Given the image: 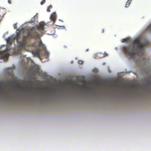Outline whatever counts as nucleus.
I'll return each mask as SVG.
<instances>
[{
	"label": "nucleus",
	"instance_id": "1",
	"mask_svg": "<svg viewBox=\"0 0 151 151\" xmlns=\"http://www.w3.org/2000/svg\"><path fill=\"white\" fill-rule=\"evenodd\" d=\"M142 37H139L134 41L130 46H124L123 50L125 54L131 58H134L135 55L142 56L144 55V47L148 44L146 40L142 42Z\"/></svg>",
	"mask_w": 151,
	"mask_h": 151
},
{
	"label": "nucleus",
	"instance_id": "2",
	"mask_svg": "<svg viewBox=\"0 0 151 151\" xmlns=\"http://www.w3.org/2000/svg\"><path fill=\"white\" fill-rule=\"evenodd\" d=\"M45 24L43 22H41L36 27L29 28L27 30L26 34L23 36L22 40L18 42L19 46L22 47H24L28 40L31 39L37 40L39 38L41 35L37 32V30L39 31H43Z\"/></svg>",
	"mask_w": 151,
	"mask_h": 151
},
{
	"label": "nucleus",
	"instance_id": "3",
	"mask_svg": "<svg viewBox=\"0 0 151 151\" xmlns=\"http://www.w3.org/2000/svg\"><path fill=\"white\" fill-rule=\"evenodd\" d=\"M43 46L41 41L37 42L35 43L34 46L36 49L33 52V54L36 56H39L40 55V50L39 48H41Z\"/></svg>",
	"mask_w": 151,
	"mask_h": 151
},
{
	"label": "nucleus",
	"instance_id": "4",
	"mask_svg": "<svg viewBox=\"0 0 151 151\" xmlns=\"http://www.w3.org/2000/svg\"><path fill=\"white\" fill-rule=\"evenodd\" d=\"M9 49L6 48L5 50L2 52H0V57L1 59L5 58L7 60L8 59V57L9 55Z\"/></svg>",
	"mask_w": 151,
	"mask_h": 151
},
{
	"label": "nucleus",
	"instance_id": "5",
	"mask_svg": "<svg viewBox=\"0 0 151 151\" xmlns=\"http://www.w3.org/2000/svg\"><path fill=\"white\" fill-rule=\"evenodd\" d=\"M24 28L23 27L21 29H17V31H18V32H17V34L15 37H14V40H17V41L18 40V38L20 37L21 35V32H22Z\"/></svg>",
	"mask_w": 151,
	"mask_h": 151
},
{
	"label": "nucleus",
	"instance_id": "6",
	"mask_svg": "<svg viewBox=\"0 0 151 151\" xmlns=\"http://www.w3.org/2000/svg\"><path fill=\"white\" fill-rule=\"evenodd\" d=\"M32 69L34 74L39 75L40 68L39 66L37 65H35L32 67Z\"/></svg>",
	"mask_w": 151,
	"mask_h": 151
},
{
	"label": "nucleus",
	"instance_id": "7",
	"mask_svg": "<svg viewBox=\"0 0 151 151\" xmlns=\"http://www.w3.org/2000/svg\"><path fill=\"white\" fill-rule=\"evenodd\" d=\"M14 40H15L14 38V36L13 35H12L8 38L7 40V42L9 44H11Z\"/></svg>",
	"mask_w": 151,
	"mask_h": 151
},
{
	"label": "nucleus",
	"instance_id": "8",
	"mask_svg": "<svg viewBox=\"0 0 151 151\" xmlns=\"http://www.w3.org/2000/svg\"><path fill=\"white\" fill-rule=\"evenodd\" d=\"M108 54L105 52L103 54L101 53H99L98 54L97 56L99 58H104L106 56H107Z\"/></svg>",
	"mask_w": 151,
	"mask_h": 151
},
{
	"label": "nucleus",
	"instance_id": "9",
	"mask_svg": "<svg viewBox=\"0 0 151 151\" xmlns=\"http://www.w3.org/2000/svg\"><path fill=\"white\" fill-rule=\"evenodd\" d=\"M50 19L52 21H55V19H56V14L55 12H54L51 15Z\"/></svg>",
	"mask_w": 151,
	"mask_h": 151
},
{
	"label": "nucleus",
	"instance_id": "10",
	"mask_svg": "<svg viewBox=\"0 0 151 151\" xmlns=\"http://www.w3.org/2000/svg\"><path fill=\"white\" fill-rule=\"evenodd\" d=\"M132 1V0H128L127 2L126 3V5H125V7H128L129 6V5L131 2Z\"/></svg>",
	"mask_w": 151,
	"mask_h": 151
},
{
	"label": "nucleus",
	"instance_id": "11",
	"mask_svg": "<svg viewBox=\"0 0 151 151\" xmlns=\"http://www.w3.org/2000/svg\"><path fill=\"white\" fill-rule=\"evenodd\" d=\"M83 62L81 60H79L78 61V63L79 64L82 65L83 64Z\"/></svg>",
	"mask_w": 151,
	"mask_h": 151
},
{
	"label": "nucleus",
	"instance_id": "12",
	"mask_svg": "<svg viewBox=\"0 0 151 151\" xmlns=\"http://www.w3.org/2000/svg\"><path fill=\"white\" fill-rule=\"evenodd\" d=\"M147 30H150L151 31V24L147 28Z\"/></svg>",
	"mask_w": 151,
	"mask_h": 151
},
{
	"label": "nucleus",
	"instance_id": "13",
	"mask_svg": "<svg viewBox=\"0 0 151 151\" xmlns=\"http://www.w3.org/2000/svg\"><path fill=\"white\" fill-rule=\"evenodd\" d=\"M45 0H43L41 2V5H43L45 3Z\"/></svg>",
	"mask_w": 151,
	"mask_h": 151
},
{
	"label": "nucleus",
	"instance_id": "14",
	"mask_svg": "<svg viewBox=\"0 0 151 151\" xmlns=\"http://www.w3.org/2000/svg\"><path fill=\"white\" fill-rule=\"evenodd\" d=\"M13 27L14 29H16L17 28V24H13Z\"/></svg>",
	"mask_w": 151,
	"mask_h": 151
},
{
	"label": "nucleus",
	"instance_id": "15",
	"mask_svg": "<svg viewBox=\"0 0 151 151\" xmlns=\"http://www.w3.org/2000/svg\"><path fill=\"white\" fill-rule=\"evenodd\" d=\"M37 18V16H36V15H35L34 16V17H33V18H32V19H36Z\"/></svg>",
	"mask_w": 151,
	"mask_h": 151
},
{
	"label": "nucleus",
	"instance_id": "16",
	"mask_svg": "<svg viewBox=\"0 0 151 151\" xmlns=\"http://www.w3.org/2000/svg\"><path fill=\"white\" fill-rule=\"evenodd\" d=\"M52 8V6L51 5L49 6L48 7V8H49V9H51Z\"/></svg>",
	"mask_w": 151,
	"mask_h": 151
},
{
	"label": "nucleus",
	"instance_id": "17",
	"mask_svg": "<svg viewBox=\"0 0 151 151\" xmlns=\"http://www.w3.org/2000/svg\"><path fill=\"white\" fill-rule=\"evenodd\" d=\"M8 3L9 4H11L12 3L11 0H8Z\"/></svg>",
	"mask_w": 151,
	"mask_h": 151
},
{
	"label": "nucleus",
	"instance_id": "18",
	"mask_svg": "<svg viewBox=\"0 0 151 151\" xmlns=\"http://www.w3.org/2000/svg\"><path fill=\"white\" fill-rule=\"evenodd\" d=\"M50 9H49V8H48L47 9V11L48 12H50Z\"/></svg>",
	"mask_w": 151,
	"mask_h": 151
},
{
	"label": "nucleus",
	"instance_id": "19",
	"mask_svg": "<svg viewBox=\"0 0 151 151\" xmlns=\"http://www.w3.org/2000/svg\"><path fill=\"white\" fill-rule=\"evenodd\" d=\"M143 61H144V62H145L146 61V59L145 58H143Z\"/></svg>",
	"mask_w": 151,
	"mask_h": 151
},
{
	"label": "nucleus",
	"instance_id": "20",
	"mask_svg": "<svg viewBox=\"0 0 151 151\" xmlns=\"http://www.w3.org/2000/svg\"><path fill=\"white\" fill-rule=\"evenodd\" d=\"M104 29H102V32L103 33L104 32Z\"/></svg>",
	"mask_w": 151,
	"mask_h": 151
},
{
	"label": "nucleus",
	"instance_id": "21",
	"mask_svg": "<svg viewBox=\"0 0 151 151\" xmlns=\"http://www.w3.org/2000/svg\"><path fill=\"white\" fill-rule=\"evenodd\" d=\"M29 83H30V84H31L32 83V82H31V81H29Z\"/></svg>",
	"mask_w": 151,
	"mask_h": 151
},
{
	"label": "nucleus",
	"instance_id": "22",
	"mask_svg": "<svg viewBox=\"0 0 151 151\" xmlns=\"http://www.w3.org/2000/svg\"><path fill=\"white\" fill-rule=\"evenodd\" d=\"M62 27H63V28H65V27L64 26H62Z\"/></svg>",
	"mask_w": 151,
	"mask_h": 151
},
{
	"label": "nucleus",
	"instance_id": "23",
	"mask_svg": "<svg viewBox=\"0 0 151 151\" xmlns=\"http://www.w3.org/2000/svg\"><path fill=\"white\" fill-rule=\"evenodd\" d=\"M88 50H88V49H87L86 50V51H88Z\"/></svg>",
	"mask_w": 151,
	"mask_h": 151
}]
</instances>
